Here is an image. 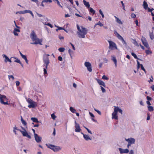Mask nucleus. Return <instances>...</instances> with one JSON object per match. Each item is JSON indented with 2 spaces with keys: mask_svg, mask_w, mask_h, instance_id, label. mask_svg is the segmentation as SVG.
Masks as SVG:
<instances>
[{
  "mask_svg": "<svg viewBox=\"0 0 154 154\" xmlns=\"http://www.w3.org/2000/svg\"><path fill=\"white\" fill-rule=\"evenodd\" d=\"M26 101L29 104L28 106V107L29 108H34L37 106L36 103L33 101L30 98H29L27 99Z\"/></svg>",
  "mask_w": 154,
  "mask_h": 154,
  "instance_id": "nucleus-6",
  "label": "nucleus"
},
{
  "mask_svg": "<svg viewBox=\"0 0 154 154\" xmlns=\"http://www.w3.org/2000/svg\"><path fill=\"white\" fill-rule=\"evenodd\" d=\"M99 12L100 13V14H101L102 16V17L103 18L104 17V15L103 14V12L102 11H101V9H100L99 10Z\"/></svg>",
  "mask_w": 154,
  "mask_h": 154,
  "instance_id": "nucleus-36",
  "label": "nucleus"
},
{
  "mask_svg": "<svg viewBox=\"0 0 154 154\" xmlns=\"http://www.w3.org/2000/svg\"><path fill=\"white\" fill-rule=\"evenodd\" d=\"M49 63H47L45 64L44 65V66L45 67V69H47L48 68V66Z\"/></svg>",
  "mask_w": 154,
  "mask_h": 154,
  "instance_id": "nucleus-60",
  "label": "nucleus"
},
{
  "mask_svg": "<svg viewBox=\"0 0 154 154\" xmlns=\"http://www.w3.org/2000/svg\"><path fill=\"white\" fill-rule=\"evenodd\" d=\"M8 100L5 96L0 94V102L2 104L5 105H8Z\"/></svg>",
  "mask_w": 154,
  "mask_h": 154,
  "instance_id": "nucleus-5",
  "label": "nucleus"
},
{
  "mask_svg": "<svg viewBox=\"0 0 154 154\" xmlns=\"http://www.w3.org/2000/svg\"><path fill=\"white\" fill-rule=\"evenodd\" d=\"M17 13H19L20 14H24V11H18L17 12H16V14H17Z\"/></svg>",
  "mask_w": 154,
  "mask_h": 154,
  "instance_id": "nucleus-57",
  "label": "nucleus"
},
{
  "mask_svg": "<svg viewBox=\"0 0 154 154\" xmlns=\"http://www.w3.org/2000/svg\"><path fill=\"white\" fill-rule=\"evenodd\" d=\"M47 25L49 26L51 28H52L53 27V26L50 23H48L47 24Z\"/></svg>",
  "mask_w": 154,
  "mask_h": 154,
  "instance_id": "nucleus-63",
  "label": "nucleus"
},
{
  "mask_svg": "<svg viewBox=\"0 0 154 154\" xmlns=\"http://www.w3.org/2000/svg\"><path fill=\"white\" fill-rule=\"evenodd\" d=\"M30 37L32 41H35V42L30 43L31 44H39L41 45H42V40L39 39L37 37L35 32L33 30L32 31V32L30 35Z\"/></svg>",
  "mask_w": 154,
  "mask_h": 154,
  "instance_id": "nucleus-2",
  "label": "nucleus"
},
{
  "mask_svg": "<svg viewBox=\"0 0 154 154\" xmlns=\"http://www.w3.org/2000/svg\"><path fill=\"white\" fill-rule=\"evenodd\" d=\"M57 2V5L59 6H60V7H61L62 8V6H61V5L60 4V2L58 0H57V1H56Z\"/></svg>",
  "mask_w": 154,
  "mask_h": 154,
  "instance_id": "nucleus-58",
  "label": "nucleus"
},
{
  "mask_svg": "<svg viewBox=\"0 0 154 154\" xmlns=\"http://www.w3.org/2000/svg\"><path fill=\"white\" fill-rule=\"evenodd\" d=\"M75 131L77 132H80L82 131V130L80 128L79 125L77 123L76 121H75Z\"/></svg>",
  "mask_w": 154,
  "mask_h": 154,
  "instance_id": "nucleus-10",
  "label": "nucleus"
},
{
  "mask_svg": "<svg viewBox=\"0 0 154 154\" xmlns=\"http://www.w3.org/2000/svg\"><path fill=\"white\" fill-rule=\"evenodd\" d=\"M114 33L115 34V35H116V36L118 35H119V33H118L117 32L116 30H115L114 31Z\"/></svg>",
  "mask_w": 154,
  "mask_h": 154,
  "instance_id": "nucleus-53",
  "label": "nucleus"
},
{
  "mask_svg": "<svg viewBox=\"0 0 154 154\" xmlns=\"http://www.w3.org/2000/svg\"><path fill=\"white\" fill-rule=\"evenodd\" d=\"M51 3L52 2L51 0H43L42 1V2H48Z\"/></svg>",
  "mask_w": 154,
  "mask_h": 154,
  "instance_id": "nucleus-38",
  "label": "nucleus"
},
{
  "mask_svg": "<svg viewBox=\"0 0 154 154\" xmlns=\"http://www.w3.org/2000/svg\"><path fill=\"white\" fill-rule=\"evenodd\" d=\"M143 45L147 48H148V49L150 48V47H149V44H148L147 42H146L145 43H143Z\"/></svg>",
  "mask_w": 154,
  "mask_h": 154,
  "instance_id": "nucleus-31",
  "label": "nucleus"
},
{
  "mask_svg": "<svg viewBox=\"0 0 154 154\" xmlns=\"http://www.w3.org/2000/svg\"><path fill=\"white\" fill-rule=\"evenodd\" d=\"M146 99L148 100V101L151 100H152V98L149 97V96H147Z\"/></svg>",
  "mask_w": 154,
  "mask_h": 154,
  "instance_id": "nucleus-55",
  "label": "nucleus"
},
{
  "mask_svg": "<svg viewBox=\"0 0 154 154\" xmlns=\"http://www.w3.org/2000/svg\"><path fill=\"white\" fill-rule=\"evenodd\" d=\"M122 41V43L124 44L125 45V46L127 45V43L125 42V41L124 40V39H122V40H121Z\"/></svg>",
  "mask_w": 154,
  "mask_h": 154,
  "instance_id": "nucleus-46",
  "label": "nucleus"
},
{
  "mask_svg": "<svg viewBox=\"0 0 154 154\" xmlns=\"http://www.w3.org/2000/svg\"><path fill=\"white\" fill-rule=\"evenodd\" d=\"M17 32H20V30L18 29L14 28L13 31V33L15 35L18 36V35Z\"/></svg>",
  "mask_w": 154,
  "mask_h": 154,
  "instance_id": "nucleus-18",
  "label": "nucleus"
},
{
  "mask_svg": "<svg viewBox=\"0 0 154 154\" xmlns=\"http://www.w3.org/2000/svg\"><path fill=\"white\" fill-rule=\"evenodd\" d=\"M131 55L133 56L136 59H137V60H140L142 61V60L141 59H139L138 58L137 56L134 53L132 52L131 53Z\"/></svg>",
  "mask_w": 154,
  "mask_h": 154,
  "instance_id": "nucleus-26",
  "label": "nucleus"
},
{
  "mask_svg": "<svg viewBox=\"0 0 154 154\" xmlns=\"http://www.w3.org/2000/svg\"><path fill=\"white\" fill-rule=\"evenodd\" d=\"M69 110L73 113L75 112L76 110L72 106L70 107Z\"/></svg>",
  "mask_w": 154,
  "mask_h": 154,
  "instance_id": "nucleus-29",
  "label": "nucleus"
},
{
  "mask_svg": "<svg viewBox=\"0 0 154 154\" xmlns=\"http://www.w3.org/2000/svg\"><path fill=\"white\" fill-rule=\"evenodd\" d=\"M49 56V54H47L43 56V60L45 64L47 63H49V60L48 56Z\"/></svg>",
  "mask_w": 154,
  "mask_h": 154,
  "instance_id": "nucleus-8",
  "label": "nucleus"
},
{
  "mask_svg": "<svg viewBox=\"0 0 154 154\" xmlns=\"http://www.w3.org/2000/svg\"><path fill=\"white\" fill-rule=\"evenodd\" d=\"M2 56L4 58H5V59L4 60V61L6 63L8 62V61L9 59V58L8 57V56L4 54L2 55Z\"/></svg>",
  "mask_w": 154,
  "mask_h": 154,
  "instance_id": "nucleus-22",
  "label": "nucleus"
},
{
  "mask_svg": "<svg viewBox=\"0 0 154 154\" xmlns=\"http://www.w3.org/2000/svg\"><path fill=\"white\" fill-rule=\"evenodd\" d=\"M117 37L118 38L121 40H122L123 39V38L119 34L117 36Z\"/></svg>",
  "mask_w": 154,
  "mask_h": 154,
  "instance_id": "nucleus-37",
  "label": "nucleus"
},
{
  "mask_svg": "<svg viewBox=\"0 0 154 154\" xmlns=\"http://www.w3.org/2000/svg\"><path fill=\"white\" fill-rule=\"evenodd\" d=\"M108 42L109 43V49L113 50L114 48H115L116 49H117L116 45L114 42L111 41H108Z\"/></svg>",
  "mask_w": 154,
  "mask_h": 154,
  "instance_id": "nucleus-7",
  "label": "nucleus"
},
{
  "mask_svg": "<svg viewBox=\"0 0 154 154\" xmlns=\"http://www.w3.org/2000/svg\"><path fill=\"white\" fill-rule=\"evenodd\" d=\"M31 119L33 122H35L38 123L39 122L38 121L37 119L35 117H32L31 118Z\"/></svg>",
  "mask_w": 154,
  "mask_h": 154,
  "instance_id": "nucleus-25",
  "label": "nucleus"
},
{
  "mask_svg": "<svg viewBox=\"0 0 154 154\" xmlns=\"http://www.w3.org/2000/svg\"><path fill=\"white\" fill-rule=\"evenodd\" d=\"M89 114L91 117L93 118H94V115L91 112H89Z\"/></svg>",
  "mask_w": 154,
  "mask_h": 154,
  "instance_id": "nucleus-61",
  "label": "nucleus"
},
{
  "mask_svg": "<svg viewBox=\"0 0 154 154\" xmlns=\"http://www.w3.org/2000/svg\"><path fill=\"white\" fill-rule=\"evenodd\" d=\"M141 40L143 44V43H145L146 42H147L146 38L145 37H143L141 39Z\"/></svg>",
  "mask_w": 154,
  "mask_h": 154,
  "instance_id": "nucleus-32",
  "label": "nucleus"
},
{
  "mask_svg": "<svg viewBox=\"0 0 154 154\" xmlns=\"http://www.w3.org/2000/svg\"><path fill=\"white\" fill-rule=\"evenodd\" d=\"M131 17L132 18H135L136 17V15L134 14L133 13L131 14Z\"/></svg>",
  "mask_w": 154,
  "mask_h": 154,
  "instance_id": "nucleus-51",
  "label": "nucleus"
},
{
  "mask_svg": "<svg viewBox=\"0 0 154 154\" xmlns=\"http://www.w3.org/2000/svg\"><path fill=\"white\" fill-rule=\"evenodd\" d=\"M51 117L52 119L54 120H55L57 117L55 115L54 113H53L51 115Z\"/></svg>",
  "mask_w": 154,
  "mask_h": 154,
  "instance_id": "nucleus-39",
  "label": "nucleus"
},
{
  "mask_svg": "<svg viewBox=\"0 0 154 154\" xmlns=\"http://www.w3.org/2000/svg\"><path fill=\"white\" fill-rule=\"evenodd\" d=\"M8 100L5 96L0 94V102L2 104L5 105H8Z\"/></svg>",
  "mask_w": 154,
  "mask_h": 154,
  "instance_id": "nucleus-4",
  "label": "nucleus"
},
{
  "mask_svg": "<svg viewBox=\"0 0 154 154\" xmlns=\"http://www.w3.org/2000/svg\"><path fill=\"white\" fill-rule=\"evenodd\" d=\"M46 145L48 148L51 149L54 152H57L61 149L60 146H55L54 145L46 144Z\"/></svg>",
  "mask_w": 154,
  "mask_h": 154,
  "instance_id": "nucleus-3",
  "label": "nucleus"
},
{
  "mask_svg": "<svg viewBox=\"0 0 154 154\" xmlns=\"http://www.w3.org/2000/svg\"><path fill=\"white\" fill-rule=\"evenodd\" d=\"M102 78L103 79H105L106 80H108L109 79L105 75H103L102 77Z\"/></svg>",
  "mask_w": 154,
  "mask_h": 154,
  "instance_id": "nucleus-45",
  "label": "nucleus"
},
{
  "mask_svg": "<svg viewBox=\"0 0 154 154\" xmlns=\"http://www.w3.org/2000/svg\"><path fill=\"white\" fill-rule=\"evenodd\" d=\"M143 6L144 8L146 9L148 8V5L146 2L144 1L143 2Z\"/></svg>",
  "mask_w": 154,
  "mask_h": 154,
  "instance_id": "nucleus-23",
  "label": "nucleus"
},
{
  "mask_svg": "<svg viewBox=\"0 0 154 154\" xmlns=\"http://www.w3.org/2000/svg\"><path fill=\"white\" fill-rule=\"evenodd\" d=\"M119 149L121 154L127 153L129 152V150L128 149H124L122 148H119Z\"/></svg>",
  "mask_w": 154,
  "mask_h": 154,
  "instance_id": "nucleus-14",
  "label": "nucleus"
},
{
  "mask_svg": "<svg viewBox=\"0 0 154 154\" xmlns=\"http://www.w3.org/2000/svg\"><path fill=\"white\" fill-rule=\"evenodd\" d=\"M95 25H99L100 26H103V25L100 21L99 22L97 23Z\"/></svg>",
  "mask_w": 154,
  "mask_h": 154,
  "instance_id": "nucleus-47",
  "label": "nucleus"
},
{
  "mask_svg": "<svg viewBox=\"0 0 154 154\" xmlns=\"http://www.w3.org/2000/svg\"><path fill=\"white\" fill-rule=\"evenodd\" d=\"M115 17L116 19V22H117V23L120 24H122V23L121 20L116 16H115Z\"/></svg>",
  "mask_w": 154,
  "mask_h": 154,
  "instance_id": "nucleus-30",
  "label": "nucleus"
},
{
  "mask_svg": "<svg viewBox=\"0 0 154 154\" xmlns=\"http://www.w3.org/2000/svg\"><path fill=\"white\" fill-rule=\"evenodd\" d=\"M16 85L17 86H18L19 85L20 83L19 81H17L16 82Z\"/></svg>",
  "mask_w": 154,
  "mask_h": 154,
  "instance_id": "nucleus-59",
  "label": "nucleus"
},
{
  "mask_svg": "<svg viewBox=\"0 0 154 154\" xmlns=\"http://www.w3.org/2000/svg\"><path fill=\"white\" fill-rule=\"evenodd\" d=\"M89 11L91 13H92L93 14L95 13V11L91 8H90L89 9Z\"/></svg>",
  "mask_w": 154,
  "mask_h": 154,
  "instance_id": "nucleus-34",
  "label": "nucleus"
},
{
  "mask_svg": "<svg viewBox=\"0 0 154 154\" xmlns=\"http://www.w3.org/2000/svg\"><path fill=\"white\" fill-rule=\"evenodd\" d=\"M83 137L85 140L86 141H88V140H92V139L87 134L84 135Z\"/></svg>",
  "mask_w": 154,
  "mask_h": 154,
  "instance_id": "nucleus-20",
  "label": "nucleus"
},
{
  "mask_svg": "<svg viewBox=\"0 0 154 154\" xmlns=\"http://www.w3.org/2000/svg\"><path fill=\"white\" fill-rule=\"evenodd\" d=\"M58 60L60 61H62L63 60V58L61 56H59L58 57Z\"/></svg>",
  "mask_w": 154,
  "mask_h": 154,
  "instance_id": "nucleus-56",
  "label": "nucleus"
},
{
  "mask_svg": "<svg viewBox=\"0 0 154 154\" xmlns=\"http://www.w3.org/2000/svg\"><path fill=\"white\" fill-rule=\"evenodd\" d=\"M149 111L150 112H152L154 110V109L152 106H149L147 107Z\"/></svg>",
  "mask_w": 154,
  "mask_h": 154,
  "instance_id": "nucleus-27",
  "label": "nucleus"
},
{
  "mask_svg": "<svg viewBox=\"0 0 154 154\" xmlns=\"http://www.w3.org/2000/svg\"><path fill=\"white\" fill-rule=\"evenodd\" d=\"M114 107H115L114 110H115V112H119L122 114V111L121 109H119V107L114 106Z\"/></svg>",
  "mask_w": 154,
  "mask_h": 154,
  "instance_id": "nucleus-15",
  "label": "nucleus"
},
{
  "mask_svg": "<svg viewBox=\"0 0 154 154\" xmlns=\"http://www.w3.org/2000/svg\"><path fill=\"white\" fill-rule=\"evenodd\" d=\"M121 4H122V7H123V9L124 10H125V5H124V4L123 2L122 1H121Z\"/></svg>",
  "mask_w": 154,
  "mask_h": 154,
  "instance_id": "nucleus-49",
  "label": "nucleus"
},
{
  "mask_svg": "<svg viewBox=\"0 0 154 154\" xmlns=\"http://www.w3.org/2000/svg\"><path fill=\"white\" fill-rule=\"evenodd\" d=\"M111 59L114 62L115 67H116L117 66V61L116 57L114 56H112Z\"/></svg>",
  "mask_w": 154,
  "mask_h": 154,
  "instance_id": "nucleus-17",
  "label": "nucleus"
},
{
  "mask_svg": "<svg viewBox=\"0 0 154 154\" xmlns=\"http://www.w3.org/2000/svg\"><path fill=\"white\" fill-rule=\"evenodd\" d=\"M57 28H58V29H59V30H63L66 32H67V31L63 27L59 26L57 27Z\"/></svg>",
  "mask_w": 154,
  "mask_h": 154,
  "instance_id": "nucleus-48",
  "label": "nucleus"
},
{
  "mask_svg": "<svg viewBox=\"0 0 154 154\" xmlns=\"http://www.w3.org/2000/svg\"><path fill=\"white\" fill-rule=\"evenodd\" d=\"M140 67H141V69L142 70H143V71H144L145 73H146V70H145V68H144V67H143L142 64H140Z\"/></svg>",
  "mask_w": 154,
  "mask_h": 154,
  "instance_id": "nucleus-40",
  "label": "nucleus"
},
{
  "mask_svg": "<svg viewBox=\"0 0 154 154\" xmlns=\"http://www.w3.org/2000/svg\"><path fill=\"white\" fill-rule=\"evenodd\" d=\"M94 110L95 111L97 112L99 114V115H101V112L100 111L96 109L95 108L94 109Z\"/></svg>",
  "mask_w": 154,
  "mask_h": 154,
  "instance_id": "nucleus-50",
  "label": "nucleus"
},
{
  "mask_svg": "<svg viewBox=\"0 0 154 154\" xmlns=\"http://www.w3.org/2000/svg\"><path fill=\"white\" fill-rule=\"evenodd\" d=\"M117 112H115V110H114V112L112 113V115H114V116H117Z\"/></svg>",
  "mask_w": 154,
  "mask_h": 154,
  "instance_id": "nucleus-54",
  "label": "nucleus"
},
{
  "mask_svg": "<svg viewBox=\"0 0 154 154\" xmlns=\"http://www.w3.org/2000/svg\"><path fill=\"white\" fill-rule=\"evenodd\" d=\"M101 89L103 93H105L106 92V90L105 88L102 86H100Z\"/></svg>",
  "mask_w": 154,
  "mask_h": 154,
  "instance_id": "nucleus-43",
  "label": "nucleus"
},
{
  "mask_svg": "<svg viewBox=\"0 0 154 154\" xmlns=\"http://www.w3.org/2000/svg\"><path fill=\"white\" fill-rule=\"evenodd\" d=\"M19 131L23 135V136L27 137L29 139L31 138V136L28 134V133L27 132L26 130L25 131H22L21 130H19Z\"/></svg>",
  "mask_w": 154,
  "mask_h": 154,
  "instance_id": "nucleus-11",
  "label": "nucleus"
},
{
  "mask_svg": "<svg viewBox=\"0 0 154 154\" xmlns=\"http://www.w3.org/2000/svg\"><path fill=\"white\" fill-rule=\"evenodd\" d=\"M21 121L22 124L24 125V126H25L26 125L27 123L23 119L22 116H21Z\"/></svg>",
  "mask_w": 154,
  "mask_h": 154,
  "instance_id": "nucleus-24",
  "label": "nucleus"
},
{
  "mask_svg": "<svg viewBox=\"0 0 154 154\" xmlns=\"http://www.w3.org/2000/svg\"><path fill=\"white\" fill-rule=\"evenodd\" d=\"M84 127L87 130V131H88V132L91 134H92V132H91V131H90L89 129H88V128L86 127H85V126H84Z\"/></svg>",
  "mask_w": 154,
  "mask_h": 154,
  "instance_id": "nucleus-44",
  "label": "nucleus"
},
{
  "mask_svg": "<svg viewBox=\"0 0 154 154\" xmlns=\"http://www.w3.org/2000/svg\"><path fill=\"white\" fill-rule=\"evenodd\" d=\"M8 77L10 80L11 78L13 80L14 79V77L12 75H8Z\"/></svg>",
  "mask_w": 154,
  "mask_h": 154,
  "instance_id": "nucleus-42",
  "label": "nucleus"
},
{
  "mask_svg": "<svg viewBox=\"0 0 154 154\" xmlns=\"http://www.w3.org/2000/svg\"><path fill=\"white\" fill-rule=\"evenodd\" d=\"M83 2L84 5L85 6L87 7L88 8H90V5L89 4V2H87L85 0H83Z\"/></svg>",
  "mask_w": 154,
  "mask_h": 154,
  "instance_id": "nucleus-19",
  "label": "nucleus"
},
{
  "mask_svg": "<svg viewBox=\"0 0 154 154\" xmlns=\"http://www.w3.org/2000/svg\"><path fill=\"white\" fill-rule=\"evenodd\" d=\"M36 13L37 15V16L39 17H45V16L41 14L38 13L37 12H36Z\"/></svg>",
  "mask_w": 154,
  "mask_h": 154,
  "instance_id": "nucleus-41",
  "label": "nucleus"
},
{
  "mask_svg": "<svg viewBox=\"0 0 154 154\" xmlns=\"http://www.w3.org/2000/svg\"><path fill=\"white\" fill-rule=\"evenodd\" d=\"M149 36L151 40H153L154 38V35L153 33V31L152 32H149Z\"/></svg>",
  "mask_w": 154,
  "mask_h": 154,
  "instance_id": "nucleus-28",
  "label": "nucleus"
},
{
  "mask_svg": "<svg viewBox=\"0 0 154 154\" xmlns=\"http://www.w3.org/2000/svg\"><path fill=\"white\" fill-rule=\"evenodd\" d=\"M21 57H22V58H23L25 60L27 58L26 56L25 55H22Z\"/></svg>",
  "mask_w": 154,
  "mask_h": 154,
  "instance_id": "nucleus-64",
  "label": "nucleus"
},
{
  "mask_svg": "<svg viewBox=\"0 0 154 154\" xmlns=\"http://www.w3.org/2000/svg\"><path fill=\"white\" fill-rule=\"evenodd\" d=\"M34 137L35 141L37 143H39L41 142L42 137L38 136L37 134H35Z\"/></svg>",
  "mask_w": 154,
  "mask_h": 154,
  "instance_id": "nucleus-12",
  "label": "nucleus"
},
{
  "mask_svg": "<svg viewBox=\"0 0 154 154\" xmlns=\"http://www.w3.org/2000/svg\"><path fill=\"white\" fill-rule=\"evenodd\" d=\"M85 65L87 68L88 70L90 72L92 71L91 65V63L89 62H85Z\"/></svg>",
  "mask_w": 154,
  "mask_h": 154,
  "instance_id": "nucleus-9",
  "label": "nucleus"
},
{
  "mask_svg": "<svg viewBox=\"0 0 154 154\" xmlns=\"http://www.w3.org/2000/svg\"><path fill=\"white\" fill-rule=\"evenodd\" d=\"M81 28L78 25H77V28L78 32H77L78 36L80 38H85V35L88 32V29L84 27L83 26H81Z\"/></svg>",
  "mask_w": 154,
  "mask_h": 154,
  "instance_id": "nucleus-1",
  "label": "nucleus"
},
{
  "mask_svg": "<svg viewBox=\"0 0 154 154\" xmlns=\"http://www.w3.org/2000/svg\"><path fill=\"white\" fill-rule=\"evenodd\" d=\"M125 140L127 141L128 143L131 144V145L134 144L135 142V139L132 138H130L128 139H125Z\"/></svg>",
  "mask_w": 154,
  "mask_h": 154,
  "instance_id": "nucleus-13",
  "label": "nucleus"
},
{
  "mask_svg": "<svg viewBox=\"0 0 154 154\" xmlns=\"http://www.w3.org/2000/svg\"><path fill=\"white\" fill-rule=\"evenodd\" d=\"M146 53V54H151L152 53V51L149 50H146L145 51Z\"/></svg>",
  "mask_w": 154,
  "mask_h": 154,
  "instance_id": "nucleus-35",
  "label": "nucleus"
},
{
  "mask_svg": "<svg viewBox=\"0 0 154 154\" xmlns=\"http://www.w3.org/2000/svg\"><path fill=\"white\" fill-rule=\"evenodd\" d=\"M65 49L64 48H60L58 49V50L60 51V52H63Z\"/></svg>",
  "mask_w": 154,
  "mask_h": 154,
  "instance_id": "nucleus-33",
  "label": "nucleus"
},
{
  "mask_svg": "<svg viewBox=\"0 0 154 154\" xmlns=\"http://www.w3.org/2000/svg\"><path fill=\"white\" fill-rule=\"evenodd\" d=\"M96 80L97 81V82L98 83L101 85H102L104 87H105V83L102 81H101L99 79H97Z\"/></svg>",
  "mask_w": 154,
  "mask_h": 154,
  "instance_id": "nucleus-16",
  "label": "nucleus"
},
{
  "mask_svg": "<svg viewBox=\"0 0 154 154\" xmlns=\"http://www.w3.org/2000/svg\"><path fill=\"white\" fill-rule=\"evenodd\" d=\"M15 59H16V60H15L14 61V62H17V63H19V64H20L21 65V66H22V67L23 68V65L22 63H21V62H20V60H19L16 57H14V58Z\"/></svg>",
  "mask_w": 154,
  "mask_h": 154,
  "instance_id": "nucleus-21",
  "label": "nucleus"
},
{
  "mask_svg": "<svg viewBox=\"0 0 154 154\" xmlns=\"http://www.w3.org/2000/svg\"><path fill=\"white\" fill-rule=\"evenodd\" d=\"M129 154H134V151L133 150H130Z\"/></svg>",
  "mask_w": 154,
  "mask_h": 154,
  "instance_id": "nucleus-62",
  "label": "nucleus"
},
{
  "mask_svg": "<svg viewBox=\"0 0 154 154\" xmlns=\"http://www.w3.org/2000/svg\"><path fill=\"white\" fill-rule=\"evenodd\" d=\"M112 119H118V117L117 116H114L112 115Z\"/></svg>",
  "mask_w": 154,
  "mask_h": 154,
  "instance_id": "nucleus-52",
  "label": "nucleus"
}]
</instances>
